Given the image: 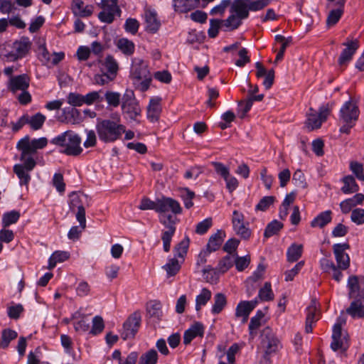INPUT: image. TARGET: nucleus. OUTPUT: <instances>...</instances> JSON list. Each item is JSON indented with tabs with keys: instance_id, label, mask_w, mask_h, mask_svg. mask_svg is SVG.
<instances>
[{
	"instance_id": "obj_43",
	"label": "nucleus",
	"mask_w": 364,
	"mask_h": 364,
	"mask_svg": "<svg viewBox=\"0 0 364 364\" xmlns=\"http://www.w3.org/2000/svg\"><path fill=\"white\" fill-rule=\"evenodd\" d=\"M103 65L107 73L116 77L119 66L117 62L112 55H108L106 56Z\"/></svg>"
},
{
	"instance_id": "obj_25",
	"label": "nucleus",
	"mask_w": 364,
	"mask_h": 364,
	"mask_svg": "<svg viewBox=\"0 0 364 364\" xmlns=\"http://www.w3.org/2000/svg\"><path fill=\"white\" fill-rule=\"evenodd\" d=\"M147 316L154 321H159L162 316L161 304L160 301L154 300L146 304V306Z\"/></svg>"
},
{
	"instance_id": "obj_16",
	"label": "nucleus",
	"mask_w": 364,
	"mask_h": 364,
	"mask_svg": "<svg viewBox=\"0 0 364 364\" xmlns=\"http://www.w3.org/2000/svg\"><path fill=\"white\" fill-rule=\"evenodd\" d=\"M30 78L26 74H22L11 77L8 88L12 92L18 90L24 91L29 87Z\"/></svg>"
},
{
	"instance_id": "obj_4",
	"label": "nucleus",
	"mask_w": 364,
	"mask_h": 364,
	"mask_svg": "<svg viewBox=\"0 0 364 364\" xmlns=\"http://www.w3.org/2000/svg\"><path fill=\"white\" fill-rule=\"evenodd\" d=\"M130 75L134 79L141 80L140 89L146 91L151 82V73L148 69V64L142 59L134 58L132 59Z\"/></svg>"
},
{
	"instance_id": "obj_26",
	"label": "nucleus",
	"mask_w": 364,
	"mask_h": 364,
	"mask_svg": "<svg viewBox=\"0 0 364 364\" xmlns=\"http://www.w3.org/2000/svg\"><path fill=\"white\" fill-rule=\"evenodd\" d=\"M62 112L67 123L77 124L83 120L80 112L75 107H65L62 109Z\"/></svg>"
},
{
	"instance_id": "obj_42",
	"label": "nucleus",
	"mask_w": 364,
	"mask_h": 364,
	"mask_svg": "<svg viewBox=\"0 0 364 364\" xmlns=\"http://www.w3.org/2000/svg\"><path fill=\"white\" fill-rule=\"evenodd\" d=\"M166 270L168 277L175 276L181 269V264L176 257L168 259V262L163 266Z\"/></svg>"
},
{
	"instance_id": "obj_12",
	"label": "nucleus",
	"mask_w": 364,
	"mask_h": 364,
	"mask_svg": "<svg viewBox=\"0 0 364 364\" xmlns=\"http://www.w3.org/2000/svg\"><path fill=\"white\" fill-rule=\"evenodd\" d=\"M157 204L159 213H166L170 211L174 215H178L182 213L180 203L172 198L163 196L161 198H157Z\"/></svg>"
},
{
	"instance_id": "obj_6",
	"label": "nucleus",
	"mask_w": 364,
	"mask_h": 364,
	"mask_svg": "<svg viewBox=\"0 0 364 364\" xmlns=\"http://www.w3.org/2000/svg\"><path fill=\"white\" fill-rule=\"evenodd\" d=\"M88 197L83 193L72 192L69 195V207L71 211L77 210L76 219L80 223V227L85 229L86 227L85 205L87 203Z\"/></svg>"
},
{
	"instance_id": "obj_17",
	"label": "nucleus",
	"mask_w": 364,
	"mask_h": 364,
	"mask_svg": "<svg viewBox=\"0 0 364 364\" xmlns=\"http://www.w3.org/2000/svg\"><path fill=\"white\" fill-rule=\"evenodd\" d=\"M205 328L202 323L196 321L191 326L185 331L183 334V343L189 344L195 338L203 337L204 335Z\"/></svg>"
},
{
	"instance_id": "obj_44",
	"label": "nucleus",
	"mask_w": 364,
	"mask_h": 364,
	"mask_svg": "<svg viewBox=\"0 0 364 364\" xmlns=\"http://www.w3.org/2000/svg\"><path fill=\"white\" fill-rule=\"evenodd\" d=\"M282 228L283 224L281 222L277 220H272L267 225L264 230V237L268 238L277 234Z\"/></svg>"
},
{
	"instance_id": "obj_41",
	"label": "nucleus",
	"mask_w": 364,
	"mask_h": 364,
	"mask_svg": "<svg viewBox=\"0 0 364 364\" xmlns=\"http://www.w3.org/2000/svg\"><path fill=\"white\" fill-rule=\"evenodd\" d=\"M211 291L206 289L203 288L200 293L196 298V310L200 311L203 306H205L208 301L211 299Z\"/></svg>"
},
{
	"instance_id": "obj_57",
	"label": "nucleus",
	"mask_w": 364,
	"mask_h": 364,
	"mask_svg": "<svg viewBox=\"0 0 364 364\" xmlns=\"http://www.w3.org/2000/svg\"><path fill=\"white\" fill-rule=\"evenodd\" d=\"M140 360L144 364H156L158 360L157 352L154 349H151L146 353L143 354Z\"/></svg>"
},
{
	"instance_id": "obj_11",
	"label": "nucleus",
	"mask_w": 364,
	"mask_h": 364,
	"mask_svg": "<svg viewBox=\"0 0 364 364\" xmlns=\"http://www.w3.org/2000/svg\"><path fill=\"white\" fill-rule=\"evenodd\" d=\"M349 248L350 245L348 243H337L333 245L337 266L341 269L345 270L350 266V257L345 252V250Z\"/></svg>"
},
{
	"instance_id": "obj_18",
	"label": "nucleus",
	"mask_w": 364,
	"mask_h": 364,
	"mask_svg": "<svg viewBox=\"0 0 364 364\" xmlns=\"http://www.w3.org/2000/svg\"><path fill=\"white\" fill-rule=\"evenodd\" d=\"M346 0H338L335 2L334 5L337 6L336 9L330 11L327 18L326 25L328 27L336 25L343 14V8Z\"/></svg>"
},
{
	"instance_id": "obj_13",
	"label": "nucleus",
	"mask_w": 364,
	"mask_h": 364,
	"mask_svg": "<svg viewBox=\"0 0 364 364\" xmlns=\"http://www.w3.org/2000/svg\"><path fill=\"white\" fill-rule=\"evenodd\" d=\"M346 46L338 60V63L341 66L346 65L353 58V55L359 48V41L358 39L348 41L343 43Z\"/></svg>"
},
{
	"instance_id": "obj_31",
	"label": "nucleus",
	"mask_w": 364,
	"mask_h": 364,
	"mask_svg": "<svg viewBox=\"0 0 364 364\" xmlns=\"http://www.w3.org/2000/svg\"><path fill=\"white\" fill-rule=\"evenodd\" d=\"M342 182L343 183V186L341 188V191L343 193L350 194L359 191V186L353 176L348 175L344 176L342 178Z\"/></svg>"
},
{
	"instance_id": "obj_21",
	"label": "nucleus",
	"mask_w": 364,
	"mask_h": 364,
	"mask_svg": "<svg viewBox=\"0 0 364 364\" xmlns=\"http://www.w3.org/2000/svg\"><path fill=\"white\" fill-rule=\"evenodd\" d=\"M225 237V232L223 230H218L215 233L213 234L208 240L206 245L207 252L210 253L218 250L223 244Z\"/></svg>"
},
{
	"instance_id": "obj_46",
	"label": "nucleus",
	"mask_w": 364,
	"mask_h": 364,
	"mask_svg": "<svg viewBox=\"0 0 364 364\" xmlns=\"http://www.w3.org/2000/svg\"><path fill=\"white\" fill-rule=\"evenodd\" d=\"M45 121L46 117L40 112L36 113L31 117H28V124H30L31 129L33 130L40 129L44 124Z\"/></svg>"
},
{
	"instance_id": "obj_15",
	"label": "nucleus",
	"mask_w": 364,
	"mask_h": 364,
	"mask_svg": "<svg viewBox=\"0 0 364 364\" xmlns=\"http://www.w3.org/2000/svg\"><path fill=\"white\" fill-rule=\"evenodd\" d=\"M346 313L352 318H364V295L359 293L346 309Z\"/></svg>"
},
{
	"instance_id": "obj_49",
	"label": "nucleus",
	"mask_w": 364,
	"mask_h": 364,
	"mask_svg": "<svg viewBox=\"0 0 364 364\" xmlns=\"http://www.w3.org/2000/svg\"><path fill=\"white\" fill-rule=\"evenodd\" d=\"M101 5L103 11L112 13L114 16L120 12L117 0H102Z\"/></svg>"
},
{
	"instance_id": "obj_63",
	"label": "nucleus",
	"mask_w": 364,
	"mask_h": 364,
	"mask_svg": "<svg viewBox=\"0 0 364 364\" xmlns=\"http://www.w3.org/2000/svg\"><path fill=\"white\" fill-rule=\"evenodd\" d=\"M212 218H208L198 223L196 227V232L198 235L205 234L212 226Z\"/></svg>"
},
{
	"instance_id": "obj_36",
	"label": "nucleus",
	"mask_w": 364,
	"mask_h": 364,
	"mask_svg": "<svg viewBox=\"0 0 364 364\" xmlns=\"http://www.w3.org/2000/svg\"><path fill=\"white\" fill-rule=\"evenodd\" d=\"M347 286L349 289L348 297L355 298L358 294L364 295L363 291H360L358 277L355 275L350 276L348 279Z\"/></svg>"
},
{
	"instance_id": "obj_45",
	"label": "nucleus",
	"mask_w": 364,
	"mask_h": 364,
	"mask_svg": "<svg viewBox=\"0 0 364 364\" xmlns=\"http://www.w3.org/2000/svg\"><path fill=\"white\" fill-rule=\"evenodd\" d=\"M17 332L10 328L4 329L2 331L1 342L0 346L6 348L9 346V343L17 338Z\"/></svg>"
},
{
	"instance_id": "obj_51",
	"label": "nucleus",
	"mask_w": 364,
	"mask_h": 364,
	"mask_svg": "<svg viewBox=\"0 0 364 364\" xmlns=\"http://www.w3.org/2000/svg\"><path fill=\"white\" fill-rule=\"evenodd\" d=\"M223 26V20L212 18L210 20V28L208 31V36L211 38H215L219 32V29L221 26Z\"/></svg>"
},
{
	"instance_id": "obj_56",
	"label": "nucleus",
	"mask_w": 364,
	"mask_h": 364,
	"mask_svg": "<svg viewBox=\"0 0 364 364\" xmlns=\"http://www.w3.org/2000/svg\"><path fill=\"white\" fill-rule=\"evenodd\" d=\"M233 264V261L230 255L225 256L220 260L216 269L221 273L226 272Z\"/></svg>"
},
{
	"instance_id": "obj_38",
	"label": "nucleus",
	"mask_w": 364,
	"mask_h": 364,
	"mask_svg": "<svg viewBox=\"0 0 364 364\" xmlns=\"http://www.w3.org/2000/svg\"><path fill=\"white\" fill-rule=\"evenodd\" d=\"M117 48L121 50L124 55H131L134 52L135 46L134 43L128 40L127 38H120L117 41Z\"/></svg>"
},
{
	"instance_id": "obj_37",
	"label": "nucleus",
	"mask_w": 364,
	"mask_h": 364,
	"mask_svg": "<svg viewBox=\"0 0 364 364\" xmlns=\"http://www.w3.org/2000/svg\"><path fill=\"white\" fill-rule=\"evenodd\" d=\"M227 304L226 296L223 293H217L214 296V304L211 312L213 314H220Z\"/></svg>"
},
{
	"instance_id": "obj_33",
	"label": "nucleus",
	"mask_w": 364,
	"mask_h": 364,
	"mask_svg": "<svg viewBox=\"0 0 364 364\" xmlns=\"http://www.w3.org/2000/svg\"><path fill=\"white\" fill-rule=\"evenodd\" d=\"M303 252V245L301 244L293 243L287 249V259L289 262H294L299 259Z\"/></svg>"
},
{
	"instance_id": "obj_53",
	"label": "nucleus",
	"mask_w": 364,
	"mask_h": 364,
	"mask_svg": "<svg viewBox=\"0 0 364 364\" xmlns=\"http://www.w3.org/2000/svg\"><path fill=\"white\" fill-rule=\"evenodd\" d=\"M67 102L73 107H80L84 104L83 95L77 92H70L67 96Z\"/></svg>"
},
{
	"instance_id": "obj_8",
	"label": "nucleus",
	"mask_w": 364,
	"mask_h": 364,
	"mask_svg": "<svg viewBox=\"0 0 364 364\" xmlns=\"http://www.w3.org/2000/svg\"><path fill=\"white\" fill-rule=\"evenodd\" d=\"M48 139L46 137L30 140L29 136H26L18 141L16 148L22 152V158L26 154H34L38 149H41L47 146Z\"/></svg>"
},
{
	"instance_id": "obj_52",
	"label": "nucleus",
	"mask_w": 364,
	"mask_h": 364,
	"mask_svg": "<svg viewBox=\"0 0 364 364\" xmlns=\"http://www.w3.org/2000/svg\"><path fill=\"white\" fill-rule=\"evenodd\" d=\"M350 169L359 181H364V169L361 163L351 161L350 163Z\"/></svg>"
},
{
	"instance_id": "obj_48",
	"label": "nucleus",
	"mask_w": 364,
	"mask_h": 364,
	"mask_svg": "<svg viewBox=\"0 0 364 364\" xmlns=\"http://www.w3.org/2000/svg\"><path fill=\"white\" fill-rule=\"evenodd\" d=\"M258 296L262 301H268L273 300L274 294L272 290L270 282H267L264 283V287L259 291Z\"/></svg>"
},
{
	"instance_id": "obj_29",
	"label": "nucleus",
	"mask_w": 364,
	"mask_h": 364,
	"mask_svg": "<svg viewBox=\"0 0 364 364\" xmlns=\"http://www.w3.org/2000/svg\"><path fill=\"white\" fill-rule=\"evenodd\" d=\"M198 3V0H173V7L175 11L186 13L193 9Z\"/></svg>"
},
{
	"instance_id": "obj_27",
	"label": "nucleus",
	"mask_w": 364,
	"mask_h": 364,
	"mask_svg": "<svg viewBox=\"0 0 364 364\" xmlns=\"http://www.w3.org/2000/svg\"><path fill=\"white\" fill-rule=\"evenodd\" d=\"M122 110L124 115L133 121H135L136 117L141 115V112L138 101L122 105Z\"/></svg>"
},
{
	"instance_id": "obj_50",
	"label": "nucleus",
	"mask_w": 364,
	"mask_h": 364,
	"mask_svg": "<svg viewBox=\"0 0 364 364\" xmlns=\"http://www.w3.org/2000/svg\"><path fill=\"white\" fill-rule=\"evenodd\" d=\"M20 218L19 212L12 210L4 214L2 224L4 227H8L11 224L16 223Z\"/></svg>"
},
{
	"instance_id": "obj_22",
	"label": "nucleus",
	"mask_w": 364,
	"mask_h": 364,
	"mask_svg": "<svg viewBox=\"0 0 364 364\" xmlns=\"http://www.w3.org/2000/svg\"><path fill=\"white\" fill-rule=\"evenodd\" d=\"M247 0H234L230 4V12L236 14L240 17L246 19L249 16V7Z\"/></svg>"
},
{
	"instance_id": "obj_32",
	"label": "nucleus",
	"mask_w": 364,
	"mask_h": 364,
	"mask_svg": "<svg viewBox=\"0 0 364 364\" xmlns=\"http://www.w3.org/2000/svg\"><path fill=\"white\" fill-rule=\"evenodd\" d=\"M244 19L236 14H231L227 19L223 20V26L226 28L225 31H230L238 28Z\"/></svg>"
},
{
	"instance_id": "obj_20",
	"label": "nucleus",
	"mask_w": 364,
	"mask_h": 364,
	"mask_svg": "<svg viewBox=\"0 0 364 364\" xmlns=\"http://www.w3.org/2000/svg\"><path fill=\"white\" fill-rule=\"evenodd\" d=\"M72 11L75 16L86 18L92 15L93 6L85 5L82 0H73Z\"/></svg>"
},
{
	"instance_id": "obj_59",
	"label": "nucleus",
	"mask_w": 364,
	"mask_h": 364,
	"mask_svg": "<svg viewBox=\"0 0 364 364\" xmlns=\"http://www.w3.org/2000/svg\"><path fill=\"white\" fill-rule=\"evenodd\" d=\"M249 11H257L264 9L270 3V0H247Z\"/></svg>"
},
{
	"instance_id": "obj_23",
	"label": "nucleus",
	"mask_w": 364,
	"mask_h": 364,
	"mask_svg": "<svg viewBox=\"0 0 364 364\" xmlns=\"http://www.w3.org/2000/svg\"><path fill=\"white\" fill-rule=\"evenodd\" d=\"M364 201L363 193H356L352 198L346 199L340 203V208L343 213H348L353 207L360 205Z\"/></svg>"
},
{
	"instance_id": "obj_47",
	"label": "nucleus",
	"mask_w": 364,
	"mask_h": 364,
	"mask_svg": "<svg viewBox=\"0 0 364 364\" xmlns=\"http://www.w3.org/2000/svg\"><path fill=\"white\" fill-rule=\"evenodd\" d=\"M105 98L109 107H117L120 105L121 95L119 92L107 91Z\"/></svg>"
},
{
	"instance_id": "obj_40",
	"label": "nucleus",
	"mask_w": 364,
	"mask_h": 364,
	"mask_svg": "<svg viewBox=\"0 0 364 364\" xmlns=\"http://www.w3.org/2000/svg\"><path fill=\"white\" fill-rule=\"evenodd\" d=\"M14 172L16 174L19 178V183L21 186H28L31 181V176L26 169H23V166L21 164H16L14 166Z\"/></svg>"
},
{
	"instance_id": "obj_54",
	"label": "nucleus",
	"mask_w": 364,
	"mask_h": 364,
	"mask_svg": "<svg viewBox=\"0 0 364 364\" xmlns=\"http://www.w3.org/2000/svg\"><path fill=\"white\" fill-rule=\"evenodd\" d=\"M126 32L135 35L139 30V23L136 18H128L124 25Z\"/></svg>"
},
{
	"instance_id": "obj_64",
	"label": "nucleus",
	"mask_w": 364,
	"mask_h": 364,
	"mask_svg": "<svg viewBox=\"0 0 364 364\" xmlns=\"http://www.w3.org/2000/svg\"><path fill=\"white\" fill-rule=\"evenodd\" d=\"M350 219L356 225L364 224V209L355 208L352 210Z\"/></svg>"
},
{
	"instance_id": "obj_28",
	"label": "nucleus",
	"mask_w": 364,
	"mask_h": 364,
	"mask_svg": "<svg viewBox=\"0 0 364 364\" xmlns=\"http://www.w3.org/2000/svg\"><path fill=\"white\" fill-rule=\"evenodd\" d=\"M332 220V211L330 210L320 213L311 222L312 228H323Z\"/></svg>"
},
{
	"instance_id": "obj_2",
	"label": "nucleus",
	"mask_w": 364,
	"mask_h": 364,
	"mask_svg": "<svg viewBox=\"0 0 364 364\" xmlns=\"http://www.w3.org/2000/svg\"><path fill=\"white\" fill-rule=\"evenodd\" d=\"M96 131L102 141L112 143L121 138L125 132V126L110 119L98 120Z\"/></svg>"
},
{
	"instance_id": "obj_61",
	"label": "nucleus",
	"mask_w": 364,
	"mask_h": 364,
	"mask_svg": "<svg viewBox=\"0 0 364 364\" xmlns=\"http://www.w3.org/2000/svg\"><path fill=\"white\" fill-rule=\"evenodd\" d=\"M233 230L237 235L244 240H248L251 235V230L244 223L234 226Z\"/></svg>"
},
{
	"instance_id": "obj_35",
	"label": "nucleus",
	"mask_w": 364,
	"mask_h": 364,
	"mask_svg": "<svg viewBox=\"0 0 364 364\" xmlns=\"http://www.w3.org/2000/svg\"><path fill=\"white\" fill-rule=\"evenodd\" d=\"M70 257V253L66 251H55L49 258L48 269H53L58 262H63Z\"/></svg>"
},
{
	"instance_id": "obj_58",
	"label": "nucleus",
	"mask_w": 364,
	"mask_h": 364,
	"mask_svg": "<svg viewBox=\"0 0 364 364\" xmlns=\"http://www.w3.org/2000/svg\"><path fill=\"white\" fill-rule=\"evenodd\" d=\"M275 200L274 196H264L263 197L255 207L256 210L265 211Z\"/></svg>"
},
{
	"instance_id": "obj_62",
	"label": "nucleus",
	"mask_w": 364,
	"mask_h": 364,
	"mask_svg": "<svg viewBox=\"0 0 364 364\" xmlns=\"http://www.w3.org/2000/svg\"><path fill=\"white\" fill-rule=\"evenodd\" d=\"M249 303L247 301H240L235 309V316L240 317V316H247L250 315L252 310L251 308L249 307Z\"/></svg>"
},
{
	"instance_id": "obj_5",
	"label": "nucleus",
	"mask_w": 364,
	"mask_h": 364,
	"mask_svg": "<svg viewBox=\"0 0 364 364\" xmlns=\"http://www.w3.org/2000/svg\"><path fill=\"white\" fill-rule=\"evenodd\" d=\"M343 323H346V319L339 317L337 323L333 327L331 348L333 351L341 350L343 352H345L349 347V335L346 331L343 332L341 328Z\"/></svg>"
},
{
	"instance_id": "obj_60",
	"label": "nucleus",
	"mask_w": 364,
	"mask_h": 364,
	"mask_svg": "<svg viewBox=\"0 0 364 364\" xmlns=\"http://www.w3.org/2000/svg\"><path fill=\"white\" fill-rule=\"evenodd\" d=\"M250 263V256L247 255L244 257H239L236 255L235 259V267L237 271L242 272L247 268Z\"/></svg>"
},
{
	"instance_id": "obj_34",
	"label": "nucleus",
	"mask_w": 364,
	"mask_h": 364,
	"mask_svg": "<svg viewBox=\"0 0 364 364\" xmlns=\"http://www.w3.org/2000/svg\"><path fill=\"white\" fill-rule=\"evenodd\" d=\"M309 111L311 112L308 114L307 120L306 122L307 128L310 131L320 128L323 123L322 120L313 108H310Z\"/></svg>"
},
{
	"instance_id": "obj_14",
	"label": "nucleus",
	"mask_w": 364,
	"mask_h": 364,
	"mask_svg": "<svg viewBox=\"0 0 364 364\" xmlns=\"http://www.w3.org/2000/svg\"><path fill=\"white\" fill-rule=\"evenodd\" d=\"M31 45L28 38H22L20 41H16L14 44L15 53H9L8 58L11 60H16L25 57L31 48Z\"/></svg>"
},
{
	"instance_id": "obj_10",
	"label": "nucleus",
	"mask_w": 364,
	"mask_h": 364,
	"mask_svg": "<svg viewBox=\"0 0 364 364\" xmlns=\"http://www.w3.org/2000/svg\"><path fill=\"white\" fill-rule=\"evenodd\" d=\"M141 316L139 311H134L124 321L121 333L123 340L133 338L141 325Z\"/></svg>"
},
{
	"instance_id": "obj_9",
	"label": "nucleus",
	"mask_w": 364,
	"mask_h": 364,
	"mask_svg": "<svg viewBox=\"0 0 364 364\" xmlns=\"http://www.w3.org/2000/svg\"><path fill=\"white\" fill-rule=\"evenodd\" d=\"M159 222L167 229L162 232L161 240L163 248L166 252L170 251L171 242L176 232V217L172 215H162L159 216Z\"/></svg>"
},
{
	"instance_id": "obj_39",
	"label": "nucleus",
	"mask_w": 364,
	"mask_h": 364,
	"mask_svg": "<svg viewBox=\"0 0 364 364\" xmlns=\"http://www.w3.org/2000/svg\"><path fill=\"white\" fill-rule=\"evenodd\" d=\"M190 244V239L186 236L183 240L178 242L173 248L174 256L182 258L186 257Z\"/></svg>"
},
{
	"instance_id": "obj_24",
	"label": "nucleus",
	"mask_w": 364,
	"mask_h": 364,
	"mask_svg": "<svg viewBox=\"0 0 364 364\" xmlns=\"http://www.w3.org/2000/svg\"><path fill=\"white\" fill-rule=\"evenodd\" d=\"M161 98L159 97H153L150 100L147 107V117L151 122L157 121L161 111Z\"/></svg>"
},
{
	"instance_id": "obj_30",
	"label": "nucleus",
	"mask_w": 364,
	"mask_h": 364,
	"mask_svg": "<svg viewBox=\"0 0 364 364\" xmlns=\"http://www.w3.org/2000/svg\"><path fill=\"white\" fill-rule=\"evenodd\" d=\"M264 313L262 310H258L256 314L251 318L249 323L250 338L254 339L257 335V330L261 326V320L264 318Z\"/></svg>"
},
{
	"instance_id": "obj_55",
	"label": "nucleus",
	"mask_w": 364,
	"mask_h": 364,
	"mask_svg": "<svg viewBox=\"0 0 364 364\" xmlns=\"http://www.w3.org/2000/svg\"><path fill=\"white\" fill-rule=\"evenodd\" d=\"M105 328L104 321L102 316H95L92 319V326L90 333L97 335L102 332Z\"/></svg>"
},
{
	"instance_id": "obj_3",
	"label": "nucleus",
	"mask_w": 364,
	"mask_h": 364,
	"mask_svg": "<svg viewBox=\"0 0 364 364\" xmlns=\"http://www.w3.org/2000/svg\"><path fill=\"white\" fill-rule=\"evenodd\" d=\"M360 110L356 102L351 99L346 102L340 109L339 122L342 124L339 132L342 134H349L350 129L355 125L358 119Z\"/></svg>"
},
{
	"instance_id": "obj_7",
	"label": "nucleus",
	"mask_w": 364,
	"mask_h": 364,
	"mask_svg": "<svg viewBox=\"0 0 364 364\" xmlns=\"http://www.w3.org/2000/svg\"><path fill=\"white\" fill-rule=\"evenodd\" d=\"M261 338V344L264 349L263 358L267 363L269 360V355L275 353L281 347L280 341L269 327H266L262 330Z\"/></svg>"
},
{
	"instance_id": "obj_1",
	"label": "nucleus",
	"mask_w": 364,
	"mask_h": 364,
	"mask_svg": "<svg viewBox=\"0 0 364 364\" xmlns=\"http://www.w3.org/2000/svg\"><path fill=\"white\" fill-rule=\"evenodd\" d=\"M50 143L63 148L60 152L68 156H77L83 151L80 146V136L70 130L54 137L51 139Z\"/></svg>"
},
{
	"instance_id": "obj_19",
	"label": "nucleus",
	"mask_w": 364,
	"mask_h": 364,
	"mask_svg": "<svg viewBox=\"0 0 364 364\" xmlns=\"http://www.w3.org/2000/svg\"><path fill=\"white\" fill-rule=\"evenodd\" d=\"M144 18L146 31L151 33H156L161 26V22L157 18L156 12L151 10L146 11Z\"/></svg>"
}]
</instances>
